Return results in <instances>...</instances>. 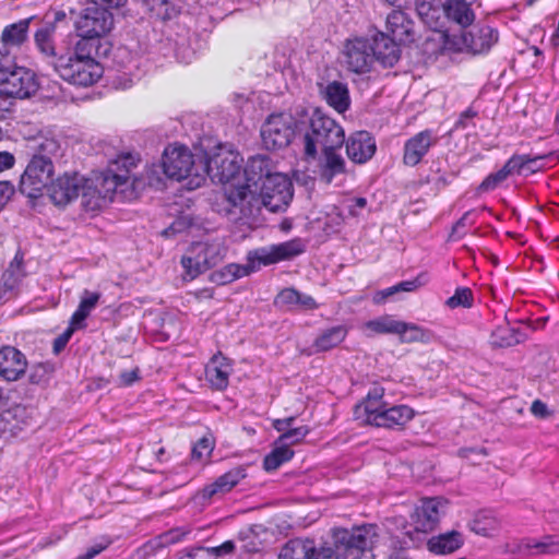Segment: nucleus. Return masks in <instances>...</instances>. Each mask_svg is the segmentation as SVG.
<instances>
[{
  "label": "nucleus",
  "mask_w": 559,
  "mask_h": 559,
  "mask_svg": "<svg viewBox=\"0 0 559 559\" xmlns=\"http://www.w3.org/2000/svg\"><path fill=\"white\" fill-rule=\"evenodd\" d=\"M242 162L239 153L230 150H221L207 160V170L223 185L222 191L215 194V200L227 201V213H230L233 207H239L243 212L245 202L249 197V186L241 185Z\"/></svg>",
  "instance_id": "nucleus-1"
},
{
  "label": "nucleus",
  "mask_w": 559,
  "mask_h": 559,
  "mask_svg": "<svg viewBox=\"0 0 559 559\" xmlns=\"http://www.w3.org/2000/svg\"><path fill=\"white\" fill-rule=\"evenodd\" d=\"M59 144L56 140L45 138L28 160L21 176L19 190L31 200L43 195L55 174L52 156L57 154Z\"/></svg>",
  "instance_id": "nucleus-2"
},
{
  "label": "nucleus",
  "mask_w": 559,
  "mask_h": 559,
  "mask_svg": "<svg viewBox=\"0 0 559 559\" xmlns=\"http://www.w3.org/2000/svg\"><path fill=\"white\" fill-rule=\"evenodd\" d=\"M330 536L338 559H376L372 551L379 537L376 524L333 527Z\"/></svg>",
  "instance_id": "nucleus-3"
},
{
  "label": "nucleus",
  "mask_w": 559,
  "mask_h": 559,
  "mask_svg": "<svg viewBox=\"0 0 559 559\" xmlns=\"http://www.w3.org/2000/svg\"><path fill=\"white\" fill-rule=\"evenodd\" d=\"M305 156L314 159L318 146L321 148H342L345 142L343 127L320 108H316L309 118V129L304 136Z\"/></svg>",
  "instance_id": "nucleus-4"
},
{
  "label": "nucleus",
  "mask_w": 559,
  "mask_h": 559,
  "mask_svg": "<svg viewBox=\"0 0 559 559\" xmlns=\"http://www.w3.org/2000/svg\"><path fill=\"white\" fill-rule=\"evenodd\" d=\"M52 66L62 80L79 86H91L97 83L104 73L102 64L93 58L84 60L61 55Z\"/></svg>",
  "instance_id": "nucleus-5"
},
{
  "label": "nucleus",
  "mask_w": 559,
  "mask_h": 559,
  "mask_svg": "<svg viewBox=\"0 0 559 559\" xmlns=\"http://www.w3.org/2000/svg\"><path fill=\"white\" fill-rule=\"evenodd\" d=\"M293 199V185L289 178L283 174L274 173L267 176L258 188L254 199L247 198L250 207L261 202L271 212H280L286 209Z\"/></svg>",
  "instance_id": "nucleus-6"
},
{
  "label": "nucleus",
  "mask_w": 559,
  "mask_h": 559,
  "mask_svg": "<svg viewBox=\"0 0 559 559\" xmlns=\"http://www.w3.org/2000/svg\"><path fill=\"white\" fill-rule=\"evenodd\" d=\"M261 140L266 150H280L290 144L295 135L294 118L284 112L270 115L261 127Z\"/></svg>",
  "instance_id": "nucleus-7"
},
{
  "label": "nucleus",
  "mask_w": 559,
  "mask_h": 559,
  "mask_svg": "<svg viewBox=\"0 0 559 559\" xmlns=\"http://www.w3.org/2000/svg\"><path fill=\"white\" fill-rule=\"evenodd\" d=\"M343 57L346 69L355 74H366L371 71L374 61L372 43L364 36L347 38L343 46Z\"/></svg>",
  "instance_id": "nucleus-8"
},
{
  "label": "nucleus",
  "mask_w": 559,
  "mask_h": 559,
  "mask_svg": "<svg viewBox=\"0 0 559 559\" xmlns=\"http://www.w3.org/2000/svg\"><path fill=\"white\" fill-rule=\"evenodd\" d=\"M0 81L1 92L10 97L27 98L38 90L36 74L24 67L14 66Z\"/></svg>",
  "instance_id": "nucleus-9"
},
{
  "label": "nucleus",
  "mask_w": 559,
  "mask_h": 559,
  "mask_svg": "<svg viewBox=\"0 0 559 559\" xmlns=\"http://www.w3.org/2000/svg\"><path fill=\"white\" fill-rule=\"evenodd\" d=\"M31 425L29 409L25 405L12 403L8 395V404L0 409V438H14Z\"/></svg>",
  "instance_id": "nucleus-10"
},
{
  "label": "nucleus",
  "mask_w": 559,
  "mask_h": 559,
  "mask_svg": "<svg viewBox=\"0 0 559 559\" xmlns=\"http://www.w3.org/2000/svg\"><path fill=\"white\" fill-rule=\"evenodd\" d=\"M194 165L192 153L185 145H169L164 150L162 167L164 174L175 180L187 178Z\"/></svg>",
  "instance_id": "nucleus-11"
},
{
  "label": "nucleus",
  "mask_w": 559,
  "mask_h": 559,
  "mask_svg": "<svg viewBox=\"0 0 559 559\" xmlns=\"http://www.w3.org/2000/svg\"><path fill=\"white\" fill-rule=\"evenodd\" d=\"M438 141V136L431 129L421 130L408 138L403 145V165L406 167L419 165Z\"/></svg>",
  "instance_id": "nucleus-12"
},
{
  "label": "nucleus",
  "mask_w": 559,
  "mask_h": 559,
  "mask_svg": "<svg viewBox=\"0 0 559 559\" xmlns=\"http://www.w3.org/2000/svg\"><path fill=\"white\" fill-rule=\"evenodd\" d=\"M415 416L412 407L401 404L388 406L383 405L379 409H370L366 423L374 427L395 429L403 428Z\"/></svg>",
  "instance_id": "nucleus-13"
},
{
  "label": "nucleus",
  "mask_w": 559,
  "mask_h": 559,
  "mask_svg": "<svg viewBox=\"0 0 559 559\" xmlns=\"http://www.w3.org/2000/svg\"><path fill=\"white\" fill-rule=\"evenodd\" d=\"M114 25V17L109 10L103 7L86 8L84 14L76 23L78 34L102 38Z\"/></svg>",
  "instance_id": "nucleus-14"
},
{
  "label": "nucleus",
  "mask_w": 559,
  "mask_h": 559,
  "mask_svg": "<svg viewBox=\"0 0 559 559\" xmlns=\"http://www.w3.org/2000/svg\"><path fill=\"white\" fill-rule=\"evenodd\" d=\"M306 251V246L300 238H294L270 247L259 248L254 251V260L262 265L276 264L292 260Z\"/></svg>",
  "instance_id": "nucleus-15"
},
{
  "label": "nucleus",
  "mask_w": 559,
  "mask_h": 559,
  "mask_svg": "<svg viewBox=\"0 0 559 559\" xmlns=\"http://www.w3.org/2000/svg\"><path fill=\"white\" fill-rule=\"evenodd\" d=\"M445 501L441 498H424L411 515L416 533H428L436 528L440 520V510Z\"/></svg>",
  "instance_id": "nucleus-16"
},
{
  "label": "nucleus",
  "mask_w": 559,
  "mask_h": 559,
  "mask_svg": "<svg viewBox=\"0 0 559 559\" xmlns=\"http://www.w3.org/2000/svg\"><path fill=\"white\" fill-rule=\"evenodd\" d=\"M82 181L83 177L78 173H66L49 183L47 188L49 198L56 205H67L80 195Z\"/></svg>",
  "instance_id": "nucleus-17"
},
{
  "label": "nucleus",
  "mask_w": 559,
  "mask_h": 559,
  "mask_svg": "<svg viewBox=\"0 0 559 559\" xmlns=\"http://www.w3.org/2000/svg\"><path fill=\"white\" fill-rule=\"evenodd\" d=\"M386 35L396 39L399 44L412 45L418 37L414 20L402 10H392L385 20Z\"/></svg>",
  "instance_id": "nucleus-18"
},
{
  "label": "nucleus",
  "mask_w": 559,
  "mask_h": 559,
  "mask_svg": "<svg viewBox=\"0 0 559 559\" xmlns=\"http://www.w3.org/2000/svg\"><path fill=\"white\" fill-rule=\"evenodd\" d=\"M189 251L192 255H183L181 258V265L185 270V275L190 280H194L216 263L213 258L214 248L207 243H193Z\"/></svg>",
  "instance_id": "nucleus-19"
},
{
  "label": "nucleus",
  "mask_w": 559,
  "mask_h": 559,
  "mask_svg": "<svg viewBox=\"0 0 559 559\" xmlns=\"http://www.w3.org/2000/svg\"><path fill=\"white\" fill-rule=\"evenodd\" d=\"M499 33L487 24H476L469 31L462 33V43L473 53L488 52L497 44Z\"/></svg>",
  "instance_id": "nucleus-20"
},
{
  "label": "nucleus",
  "mask_w": 559,
  "mask_h": 559,
  "mask_svg": "<svg viewBox=\"0 0 559 559\" xmlns=\"http://www.w3.org/2000/svg\"><path fill=\"white\" fill-rule=\"evenodd\" d=\"M344 143L347 157L355 164L367 163L374 156L377 151L376 139L365 130L350 133Z\"/></svg>",
  "instance_id": "nucleus-21"
},
{
  "label": "nucleus",
  "mask_w": 559,
  "mask_h": 559,
  "mask_svg": "<svg viewBox=\"0 0 559 559\" xmlns=\"http://www.w3.org/2000/svg\"><path fill=\"white\" fill-rule=\"evenodd\" d=\"M274 173L270 168V159L266 156L258 155L251 157L245 168L242 169L241 185L249 186V197L254 199L258 188L267 176H273Z\"/></svg>",
  "instance_id": "nucleus-22"
},
{
  "label": "nucleus",
  "mask_w": 559,
  "mask_h": 559,
  "mask_svg": "<svg viewBox=\"0 0 559 559\" xmlns=\"http://www.w3.org/2000/svg\"><path fill=\"white\" fill-rule=\"evenodd\" d=\"M25 355L13 346L0 348V377L7 381L19 380L26 371Z\"/></svg>",
  "instance_id": "nucleus-23"
},
{
  "label": "nucleus",
  "mask_w": 559,
  "mask_h": 559,
  "mask_svg": "<svg viewBox=\"0 0 559 559\" xmlns=\"http://www.w3.org/2000/svg\"><path fill=\"white\" fill-rule=\"evenodd\" d=\"M233 371L230 360L221 353L214 355L205 366V380L214 391H225Z\"/></svg>",
  "instance_id": "nucleus-24"
},
{
  "label": "nucleus",
  "mask_w": 559,
  "mask_h": 559,
  "mask_svg": "<svg viewBox=\"0 0 559 559\" xmlns=\"http://www.w3.org/2000/svg\"><path fill=\"white\" fill-rule=\"evenodd\" d=\"M322 99L336 112L344 114L350 107V95L346 83L332 81L326 84H318Z\"/></svg>",
  "instance_id": "nucleus-25"
},
{
  "label": "nucleus",
  "mask_w": 559,
  "mask_h": 559,
  "mask_svg": "<svg viewBox=\"0 0 559 559\" xmlns=\"http://www.w3.org/2000/svg\"><path fill=\"white\" fill-rule=\"evenodd\" d=\"M341 148H322V155L319 159V177L320 180L330 185L333 179L346 173V163L338 153Z\"/></svg>",
  "instance_id": "nucleus-26"
},
{
  "label": "nucleus",
  "mask_w": 559,
  "mask_h": 559,
  "mask_svg": "<svg viewBox=\"0 0 559 559\" xmlns=\"http://www.w3.org/2000/svg\"><path fill=\"white\" fill-rule=\"evenodd\" d=\"M399 45L396 39L384 33H379L374 36L372 43L374 60L379 61L384 68L394 67L401 58Z\"/></svg>",
  "instance_id": "nucleus-27"
},
{
  "label": "nucleus",
  "mask_w": 559,
  "mask_h": 559,
  "mask_svg": "<svg viewBox=\"0 0 559 559\" xmlns=\"http://www.w3.org/2000/svg\"><path fill=\"white\" fill-rule=\"evenodd\" d=\"M274 305L281 309L292 310H314L319 308L318 302L310 295L300 293L294 287L283 288L275 297Z\"/></svg>",
  "instance_id": "nucleus-28"
},
{
  "label": "nucleus",
  "mask_w": 559,
  "mask_h": 559,
  "mask_svg": "<svg viewBox=\"0 0 559 559\" xmlns=\"http://www.w3.org/2000/svg\"><path fill=\"white\" fill-rule=\"evenodd\" d=\"M140 158L132 153H123L118 155L115 159L110 160L107 169L109 174L114 175L122 187H134L135 177L133 170L138 167Z\"/></svg>",
  "instance_id": "nucleus-29"
},
{
  "label": "nucleus",
  "mask_w": 559,
  "mask_h": 559,
  "mask_svg": "<svg viewBox=\"0 0 559 559\" xmlns=\"http://www.w3.org/2000/svg\"><path fill=\"white\" fill-rule=\"evenodd\" d=\"M29 24L31 19H23L4 26L0 36L3 49H20L28 39Z\"/></svg>",
  "instance_id": "nucleus-30"
},
{
  "label": "nucleus",
  "mask_w": 559,
  "mask_h": 559,
  "mask_svg": "<svg viewBox=\"0 0 559 559\" xmlns=\"http://www.w3.org/2000/svg\"><path fill=\"white\" fill-rule=\"evenodd\" d=\"M442 9L443 15L462 28L472 26L475 21V13L465 0H445Z\"/></svg>",
  "instance_id": "nucleus-31"
},
{
  "label": "nucleus",
  "mask_w": 559,
  "mask_h": 559,
  "mask_svg": "<svg viewBox=\"0 0 559 559\" xmlns=\"http://www.w3.org/2000/svg\"><path fill=\"white\" fill-rule=\"evenodd\" d=\"M463 536L457 531H451L432 536L427 542V548L435 555H449L461 548Z\"/></svg>",
  "instance_id": "nucleus-32"
},
{
  "label": "nucleus",
  "mask_w": 559,
  "mask_h": 559,
  "mask_svg": "<svg viewBox=\"0 0 559 559\" xmlns=\"http://www.w3.org/2000/svg\"><path fill=\"white\" fill-rule=\"evenodd\" d=\"M441 0H417L416 12L420 20L431 29L438 31L443 26Z\"/></svg>",
  "instance_id": "nucleus-33"
},
{
  "label": "nucleus",
  "mask_w": 559,
  "mask_h": 559,
  "mask_svg": "<svg viewBox=\"0 0 559 559\" xmlns=\"http://www.w3.org/2000/svg\"><path fill=\"white\" fill-rule=\"evenodd\" d=\"M348 334L346 325H335L323 330L313 341V347L318 353L329 352L344 342Z\"/></svg>",
  "instance_id": "nucleus-34"
},
{
  "label": "nucleus",
  "mask_w": 559,
  "mask_h": 559,
  "mask_svg": "<svg viewBox=\"0 0 559 559\" xmlns=\"http://www.w3.org/2000/svg\"><path fill=\"white\" fill-rule=\"evenodd\" d=\"M243 469L241 468H233L223 475H221L211 485L206 486L203 489V495L205 497L212 498L217 493H226L229 492L234 487H236L241 479L245 478Z\"/></svg>",
  "instance_id": "nucleus-35"
},
{
  "label": "nucleus",
  "mask_w": 559,
  "mask_h": 559,
  "mask_svg": "<svg viewBox=\"0 0 559 559\" xmlns=\"http://www.w3.org/2000/svg\"><path fill=\"white\" fill-rule=\"evenodd\" d=\"M100 298V292L83 289L80 296L79 306L71 316L73 322L79 323L85 329V320L90 317L91 312L97 307Z\"/></svg>",
  "instance_id": "nucleus-36"
},
{
  "label": "nucleus",
  "mask_w": 559,
  "mask_h": 559,
  "mask_svg": "<svg viewBox=\"0 0 559 559\" xmlns=\"http://www.w3.org/2000/svg\"><path fill=\"white\" fill-rule=\"evenodd\" d=\"M82 205L87 212H98L110 203L90 179L82 181Z\"/></svg>",
  "instance_id": "nucleus-37"
},
{
  "label": "nucleus",
  "mask_w": 559,
  "mask_h": 559,
  "mask_svg": "<svg viewBox=\"0 0 559 559\" xmlns=\"http://www.w3.org/2000/svg\"><path fill=\"white\" fill-rule=\"evenodd\" d=\"M499 526V520L490 511L477 512L468 523V527L472 532L486 537L498 532Z\"/></svg>",
  "instance_id": "nucleus-38"
},
{
  "label": "nucleus",
  "mask_w": 559,
  "mask_h": 559,
  "mask_svg": "<svg viewBox=\"0 0 559 559\" xmlns=\"http://www.w3.org/2000/svg\"><path fill=\"white\" fill-rule=\"evenodd\" d=\"M152 16L162 21L177 17L180 9L170 0H142Z\"/></svg>",
  "instance_id": "nucleus-39"
},
{
  "label": "nucleus",
  "mask_w": 559,
  "mask_h": 559,
  "mask_svg": "<svg viewBox=\"0 0 559 559\" xmlns=\"http://www.w3.org/2000/svg\"><path fill=\"white\" fill-rule=\"evenodd\" d=\"M309 551H312V539L294 538L283 546L278 559H307Z\"/></svg>",
  "instance_id": "nucleus-40"
},
{
  "label": "nucleus",
  "mask_w": 559,
  "mask_h": 559,
  "mask_svg": "<svg viewBox=\"0 0 559 559\" xmlns=\"http://www.w3.org/2000/svg\"><path fill=\"white\" fill-rule=\"evenodd\" d=\"M79 36L81 38L76 41L73 51L67 55L84 60L87 58L96 59L99 55L100 38L84 34H79Z\"/></svg>",
  "instance_id": "nucleus-41"
},
{
  "label": "nucleus",
  "mask_w": 559,
  "mask_h": 559,
  "mask_svg": "<svg viewBox=\"0 0 559 559\" xmlns=\"http://www.w3.org/2000/svg\"><path fill=\"white\" fill-rule=\"evenodd\" d=\"M249 274L247 266L229 263L210 275L211 282L217 285H227Z\"/></svg>",
  "instance_id": "nucleus-42"
},
{
  "label": "nucleus",
  "mask_w": 559,
  "mask_h": 559,
  "mask_svg": "<svg viewBox=\"0 0 559 559\" xmlns=\"http://www.w3.org/2000/svg\"><path fill=\"white\" fill-rule=\"evenodd\" d=\"M90 180L105 197H107V199H109L110 202L118 192H124L122 185L114 175L109 174L107 168L102 174Z\"/></svg>",
  "instance_id": "nucleus-43"
},
{
  "label": "nucleus",
  "mask_w": 559,
  "mask_h": 559,
  "mask_svg": "<svg viewBox=\"0 0 559 559\" xmlns=\"http://www.w3.org/2000/svg\"><path fill=\"white\" fill-rule=\"evenodd\" d=\"M295 452L288 447V444L281 443L275 447L263 459V468L266 472H274L281 465L289 462L294 457Z\"/></svg>",
  "instance_id": "nucleus-44"
},
{
  "label": "nucleus",
  "mask_w": 559,
  "mask_h": 559,
  "mask_svg": "<svg viewBox=\"0 0 559 559\" xmlns=\"http://www.w3.org/2000/svg\"><path fill=\"white\" fill-rule=\"evenodd\" d=\"M526 548L534 555H559V539L554 535H545L540 540L530 539Z\"/></svg>",
  "instance_id": "nucleus-45"
},
{
  "label": "nucleus",
  "mask_w": 559,
  "mask_h": 559,
  "mask_svg": "<svg viewBox=\"0 0 559 559\" xmlns=\"http://www.w3.org/2000/svg\"><path fill=\"white\" fill-rule=\"evenodd\" d=\"M53 31L49 27H43L36 31L34 40L37 49L46 57L51 58L52 62L58 58L53 44Z\"/></svg>",
  "instance_id": "nucleus-46"
},
{
  "label": "nucleus",
  "mask_w": 559,
  "mask_h": 559,
  "mask_svg": "<svg viewBox=\"0 0 559 559\" xmlns=\"http://www.w3.org/2000/svg\"><path fill=\"white\" fill-rule=\"evenodd\" d=\"M401 321L394 320L391 316H383L366 323L367 329L377 334H396L403 326Z\"/></svg>",
  "instance_id": "nucleus-47"
},
{
  "label": "nucleus",
  "mask_w": 559,
  "mask_h": 559,
  "mask_svg": "<svg viewBox=\"0 0 559 559\" xmlns=\"http://www.w3.org/2000/svg\"><path fill=\"white\" fill-rule=\"evenodd\" d=\"M474 305V294L469 287L459 286L454 294L445 300V306L450 309L472 308Z\"/></svg>",
  "instance_id": "nucleus-48"
},
{
  "label": "nucleus",
  "mask_w": 559,
  "mask_h": 559,
  "mask_svg": "<svg viewBox=\"0 0 559 559\" xmlns=\"http://www.w3.org/2000/svg\"><path fill=\"white\" fill-rule=\"evenodd\" d=\"M531 162L526 163L525 175L536 174L545 169L544 162H550L554 165L559 163V151H551L545 154H530Z\"/></svg>",
  "instance_id": "nucleus-49"
},
{
  "label": "nucleus",
  "mask_w": 559,
  "mask_h": 559,
  "mask_svg": "<svg viewBox=\"0 0 559 559\" xmlns=\"http://www.w3.org/2000/svg\"><path fill=\"white\" fill-rule=\"evenodd\" d=\"M509 173L502 166L499 170L487 175L477 187L479 193L490 192L501 186L509 177Z\"/></svg>",
  "instance_id": "nucleus-50"
},
{
  "label": "nucleus",
  "mask_w": 559,
  "mask_h": 559,
  "mask_svg": "<svg viewBox=\"0 0 559 559\" xmlns=\"http://www.w3.org/2000/svg\"><path fill=\"white\" fill-rule=\"evenodd\" d=\"M403 325L397 333L400 336L401 342L403 343H415V342H424L427 337L426 331L414 323H406L401 321L400 323Z\"/></svg>",
  "instance_id": "nucleus-51"
},
{
  "label": "nucleus",
  "mask_w": 559,
  "mask_h": 559,
  "mask_svg": "<svg viewBox=\"0 0 559 559\" xmlns=\"http://www.w3.org/2000/svg\"><path fill=\"white\" fill-rule=\"evenodd\" d=\"M383 396L384 388L380 385H374L368 391L367 396L364 401L366 418L368 417L370 409H379L386 404L385 402H383Z\"/></svg>",
  "instance_id": "nucleus-52"
},
{
  "label": "nucleus",
  "mask_w": 559,
  "mask_h": 559,
  "mask_svg": "<svg viewBox=\"0 0 559 559\" xmlns=\"http://www.w3.org/2000/svg\"><path fill=\"white\" fill-rule=\"evenodd\" d=\"M310 432V428L308 426H300L296 428L288 429L283 432L277 442L290 445L300 443Z\"/></svg>",
  "instance_id": "nucleus-53"
},
{
  "label": "nucleus",
  "mask_w": 559,
  "mask_h": 559,
  "mask_svg": "<svg viewBox=\"0 0 559 559\" xmlns=\"http://www.w3.org/2000/svg\"><path fill=\"white\" fill-rule=\"evenodd\" d=\"M214 449V441L209 437L200 438L193 445L191 457L193 460L202 461L209 459Z\"/></svg>",
  "instance_id": "nucleus-54"
},
{
  "label": "nucleus",
  "mask_w": 559,
  "mask_h": 559,
  "mask_svg": "<svg viewBox=\"0 0 559 559\" xmlns=\"http://www.w3.org/2000/svg\"><path fill=\"white\" fill-rule=\"evenodd\" d=\"M82 329L84 328L79 323H74L73 320L70 318L69 326L53 340V353L59 354L61 350H63L67 344L69 343L70 338L72 337L73 333Z\"/></svg>",
  "instance_id": "nucleus-55"
},
{
  "label": "nucleus",
  "mask_w": 559,
  "mask_h": 559,
  "mask_svg": "<svg viewBox=\"0 0 559 559\" xmlns=\"http://www.w3.org/2000/svg\"><path fill=\"white\" fill-rule=\"evenodd\" d=\"M527 162H531L530 154H513L507 159L503 166L509 175H522L525 174V166Z\"/></svg>",
  "instance_id": "nucleus-56"
},
{
  "label": "nucleus",
  "mask_w": 559,
  "mask_h": 559,
  "mask_svg": "<svg viewBox=\"0 0 559 559\" xmlns=\"http://www.w3.org/2000/svg\"><path fill=\"white\" fill-rule=\"evenodd\" d=\"M478 116V111L474 109L473 106L467 107L464 111H462L454 122L455 130H465L469 127H475L473 120Z\"/></svg>",
  "instance_id": "nucleus-57"
},
{
  "label": "nucleus",
  "mask_w": 559,
  "mask_h": 559,
  "mask_svg": "<svg viewBox=\"0 0 559 559\" xmlns=\"http://www.w3.org/2000/svg\"><path fill=\"white\" fill-rule=\"evenodd\" d=\"M474 213L473 210H469L465 212L452 226V231L450 234V237L453 239H461L465 233L462 231L467 225H472L474 222L469 219L472 214Z\"/></svg>",
  "instance_id": "nucleus-58"
},
{
  "label": "nucleus",
  "mask_w": 559,
  "mask_h": 559,
  "mask_svg": "<svg viewBox=\"0 0 559 559\" xmlns=\"http://www.w3.org/2000/svg\"><path fill=\"white\" fill-rule=\"evenodd\" d=\"M4 272L11 273L14 276L25 277L26 272L24 270V255L21 251H17L10 262L9 266Z\"/></svg>",
  "instance_id": "nucleus-59"
},
{
  "label": "nucleus",
  "mask_w": 559,
  "mask_h": 559,
  "mask_svg": "<svg viewBox=\"0 0 559 559\" xmlns=\"http://www.w3.org/2000/svg\"><path fill=\"white\" fill-rule=\"evenodd\" d=\"M307 559H338L331 546L317 548L312 539V551H309Z\"/></svg>",
  "instance_id": "nucleus-60"
},
{
  "label": "nucleus",
  "mask_w": 559,
  "mask_h": 559,
  "mask_svg": "<svg viewBox=\"0 0 559 559\" xmlns=\"http://www.w3.org/2000/svg\"><path fill=\"white\" fill-rule=\"evenodd\" d=\"M427 283V274L420 273L412 281H403L397 283L399 292H414L421 285Z\"/></svg>",
  "instance_id": "nucleus-61"
},
{
  "label": "nucleus",
  "mask_w": 559,
  "mask_h": 559,
  "mask_svg": "<svg viewBox=\"0 0 559 559\" xmlns=\"http://www.w3.org/2000/svg\"><path fill=\"white\" fill-rule=\"evenodd\" d=\"M15 192L14 186L10 181H0V212Z\"/></svg>",
  "instance_id": "nucleus-62"
},
{
  "label": "nucleus",
  "mask_w": 559,
  "mask_h": 559,
  "mask_svg": "<svg viewBox=\"0 0 559 559\" xmlns=\"http://www.w3.org/2000/svg\"><path fill=\"white\" fill-rule=\"evenodd\" d=\"M22 280L23 277L21 276H14L11 273L3 272L0 293L3 292L5 294L7 292L13 290L19 286Z\"/></svg>",
  "instance_id": "nucleus-63"
},
{
  "label": "nucleus",
  "mask_w": 559,
  "mask_h": 559,
  "mask_svg": "<svg viewBox=\"0 0 559 559\" xmlns=\"http://www.w3.org/2000/svg\"><path fill=\"white\" fill-rule=\"evenodd\" d=\"M183 559H216L214 554L210 551L209 547L192 548Z\"/></svg>",
  "instance_id": "nucleus-64"
}]
</instances>
